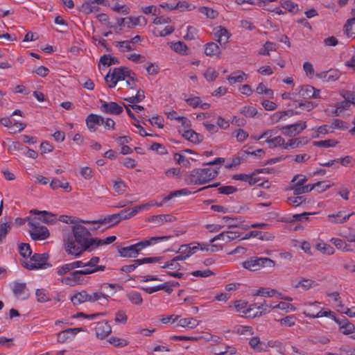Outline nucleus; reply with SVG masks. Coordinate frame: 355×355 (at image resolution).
Masks as SVG:
<instances>
[{
    "label": "nucleus",
    "mask_w": 355,
    "mask_h": 355,
    "mask_svg": "<svg viewBox=\"0 0 355 355\" xmlns=\"http://www.w3.org/2000/svg\"><path fill=\"white\" fill-rule=\"evenodd\" d=\"M83 223H91V220L73 219L70 221L71 233L63 238L64 250L68 254L76 257L85 252L94 250L95 237Z\"/></svg>",
    "instance_id": "f257e3e1"
},
{
    "label": "nucleus",
    "mask_w": 355,
    "mask_h": 355,
    "mask_svg": "<svg viewBox=\"0 0 355 355\" xmlns=\"http://www.w3.org/2000/svg\"><path fill=\"white\" fill-rule=\"evenodd\" d=\"M218 175V169L199 168L189 171L184 180L188 184H205L215 179Z\"/></svg>",
    "instance_id": "f03ea898"
},
{
    "label": "nucleus",
    "mask_w": 355,
    "mask_h": 355,
    "mask_svg": "<svg viewBox=\"0 0 355 355\" xmlns=\"http://www.w3.org/2000/svg\"><path fill=\"white\" fill-rule=\"evenodd\" d=\"M243 267L251 271H256L261 268H274L275 262L270 258L252 257L242 263Z\"/></svg>",
    "instance_id": "7ed1b4c3"
},
{
    "label": "nucleus",
    "mask_w": 355,
    "mask_h": 355,
    "mask_svg": "<svg viewBox=\"0 0 355 355\" xmlns=\"http://www.w3.org/2000/svg\"><path fill=\"white\" fill-rule=\"evenodd\" d=\"M49 254L47 253H35L31 257V261H22V266L28 270H38L51 267V264L47 263Z\"/></svg>",
    "instance_id": "20e7f679"
},
{
    "label": "nucleus",
    "mask_w": 355,
    "mask_h": 355,
    "mask_svg": "<svg viewBox=\"0 0 355 355\" xmlns=\"http://www.w3.org/2000/svg\"><path fill=\"white\" fill-rule=\"evenodd\" d=\"M126 78H129L132 82L135 81V79L130 76V71L127 70L125 67L114 68L112 73L110 74V71L105 77L106 83H110V87H114L119 80H123Z\"/></svg>",
    "instance_id": "39448f33"
},
{
    "label": "nucleus",
    "mask_w": 355,
    "mask_h": 355,
    "mask_svg": "<svg viewBox=\"0 0 355 355\" xmlns=\"http://www.w3.org/2000/svg\"><path fill=\"white\" fill-rule=\"evenodd\" d=\"M28 225L31 228L30 235L33 240H44L49 236V231L46 227L40 225L38 223L33 221H29Z\"/></svg>",
    "instance_id": "423d86ee"
},
{
    "label": "nucleus",
    "mask_w": 355,
    "mask_h": 355,
    "mask_svg": "<svg viewBox=\"0 0 355 355\" xmlns=\"http://www.w3.org/2000/svg\"><path fill=\"white\" fill-rule=\"evenodd\" d=\"M164 257H146L138 259L133 261V263L130 265H125L121 268V270L125 272H130L137 268L139 265L143 263H151L159 262L164 259Z\"/></svg>",
    "instance_id": "0eeeda50"
},
{
    "label": "nucleus",
    "mask_w": 355,
    "mask_h": 355,
    "mask_svg": "<svg viewBox=\"0 0 355 355\" xmlns=\"http://www.w3.org/2000/svg\"><path fill=\"white\" fill-rule=\"evenodd\" d=\"M83 331L84 329L82 327L66 329L57 334V341L59 343H64L72 339L78 332Z\"/></svg>",
    "instance_id": "6e6552de"
},
{
    "label": "nucleus",
    "mask_w": 355,
    "mask_h": 355,
    "mask_svg": "<svg viewBox=\"0 0 355 355\" xmlns=\"http://www.w3.org/2000/svg\"><path fill=\"white\" fill-rule=\"evenodd\" d=\"M100 102L101 103V110L104 113L118 115L123 111V107L115 102L107 103L103 100H101Z\"/></svg>",
    "instance_id": "1a4fd4ad"
},
{
    "label": "nucleus",
    "mask_w": 355,
    "mask_h": 355,
    "mask_svg": "<svg viewBox=\"0 0 355 355\" xmlns=\"http://www.w3.org/2000/svg\"><path fill=\"white\" fill-rule=\"evenodd\" d=\"M241 237V234L236 231H227V232H223L220 233L219 234L215 236L214 238H212L210 240L211 243L214 242L216 240H222L225 241V243L230 242L231 241H233L236 239Z\"/></svg>",
    "instance_id": "9d476101"
},
{
    "label": "nucleus",
    "mask_w": 355,
    "mask_h": 355,
    "mask_svg": "<svg viewBox=\"0 0 355 355\" xmlns=\"http://www.w3.org/2000/svg\"><path fill=\"white\" fill-rule=\"evenodd\" d=\"M95 331L97 338L103 339L111 333L112 328L107 322L103 321L96 323Z\"/></svg>",
    "instance_id": "9b49d317"
},
{
    "label": "nucleus",
    "mask_w": 355,
    "mask_h": 355,
    "mask_svg": "<svg viewBox=\"0 0 355 355\" xmlns=\"http://www.w3.org/2000/svg\"><path fill=\"white\" fill-rule=\"evenodd\" d=\"M141 41V38L139 35H136L132 37L130 40H125L121 42H116V46L120 49L123 52L133 51L135 47L134 44Z\"/></svg>",
    "instance_id": "f8f14e48"
},
{
    "label": "nucleus",
    "mask_w": 355,
    "mask_h": 355,
    "mask_svg": "<svg viewBox=\"0 0 355 355\" xmlns=\"http://www.w3.org/2000/svg\"><path fill=\"white\" fill-rule=\"evenodd\" d=\"M171 236H155V237H151L148 240H143L137 243L133 244L135 245V248L137 250V254L142 250L144 248H146L147 246L150 245L153 242L155 243L157 241H165L168 239H170Z\"/></svg>",
    "instance_id": "ddd939ff"
},
{
    "label": "nucleus",
    "mask_w": 355,
    "mask_h": 355,
    "mask_svg": "<svg viewBox=\"0 0 355 355\" xmlns=\"http://www.w3.org/2000/svg\"><path fill=\"white\" fill-rule=\"evenodd\" d=\"M104 118L94 114H90L86 118V124L89 130L91 131H95L96 130V126L103 124Z\"/></svg>",
    "instance_id": "4468645a"
},
{
    "label": "nucleus",
    "mask_w": 355,
    "mask_h": 355,
    "mask_svg": "<svg viewBox=\"0 0 355 355\" xmlns=\"http://www.w3.org/2000/svg\"><path fill=\"white\" fill-rule=\"evenodd\" d=\"M323 183V182H318L315 184H309L306 185H301V186H297V185H293L291 187V189L293 191V194L295 196H298L302 193H306L311 191L313 189H314L316 187L321 186V184Z\"/></svg>",
    "instance_id": "2eb2a0df"
},
{
    "label": "nucleus",
    "mask_w": 355,
    "mask_h": 355,
    "mask_svg": "<svg viewBox=\"0 0 355 355\" xmlns=\"http://www.w3.org/2000/svg\"><path fill=\"white\" fill-rule=\"evenodd\" d=\"M83 281V277L79 270H76L69 273V275L62 279V282L70 286H74Z\"/></svg>",
    "instance_id": "dca6fc26"
},
{
    "label": "nucleus",
    "mask_w": 355,
    "mask_h": 355,
    "mask_svg": "<svg viewBox=\"0 0 355 355\" xmlns=\"http://www.w3.org/2000/svg\"><path fill=\"white\" fill-rule=\"evenodd\" d=\"M118 223L119 222L116 214L106 216L103 218L98 220H91V224L108 225L109 227L114 226Z\"/></svg>",
    "instance_id": "f3484780"
},
{
    "label": "nucleus",
    "mask_w": 355,
    "mask_h": 355,
    "mask_svg": "<svg viewBox=\"0 0 355 355\" xmlns=\"http://www.w3.org/2000/svg\"><path fill=\"white\" fill-rule=\"evenodd\" d=\"M218 28V29L214 33L215 37L218 38L217 42H219L220 45L225 44L230 38V34L225 28L221 26Z\"/></svg>",
    "instance_id": "a211bd4d"
},
{
    "label": "nucleus",
    "mask_w": 355,
    "mask_h": 355,
    "mask_svg": "<svg viewBox=\"0 0 355 355\" xmlns=\"http://www.w3.org/2000/svg\"><path fill=\"white\" fill-rule=\"evenodd\" d=\"M182 135L185 139L195 144H198L201 142L203 139L202 135L196 132L194 130L191 129L184 130L182 133Z\"/></svg>",
    "instance_id": "6ab92c4d"
},
{
    "label": "nucleus",
    "mask_w": 355,
    "mask_h": 355,
    "mask_svg": "<svg viewBox=\"0 0 355 355\" xmlns=\"http://www.w3.org/2000/svg\"><path fill=\"white\" fill-rule=\"evenodd\" d=\"M353 214L354 213H352L348 215L343 216V211H338L335 214H329L328 216V220L329 222L333 223H343L346 222Z\"/></svg>",
    "instance_id": "aec40b11"
},
{
    "label": "nucleus",
    "mask_w": 355,
    "mask_h": 355,
    "mask_svg": "<svg viewBox=\"0 0 355 355\" xmlns=\"http://www.w3.org/2000/svg\"><path fill=\"white\" fill-rule=\"evenodd\" d=\"M118 252L121 257L135 258L138 254L134 245L128 247L118 248Z\"/></svg>",
    "instance_id": "412c9836"
},
{
    "label": "nucleus",
    "mask_w": 355,
    "mask_h": 355,
    "mask_svg": "<svg viewBox=\"0 0 355 355\" xmlns=\"http://www.w3.org/2000/svg\"><path fill=\"white\" fill-rule=\"evenodd\" d=\"M175 218L171 214L154 215L147 218V221L151 223L172 222Z\"/></svg>",
    "instance_id": "4be33fe9"
},
{
    "label": "nucleus",
    "mask_w": 355,
    "mask_h": 355,
    "mask_svg": "<svg viewBox=\"0 0 355 355\" xmlns=\"http://www.w3.org/2000/svg\"><path fill=\"white\" fill-rule=\"evenodd\" d=\"M343 31L348 37L355 38V17L347 20Z\"/></svg>",
    "instance_id": "5701e85b"
},
{
    "label": "nucleus",
    "mask_w": 355,
    "mask_h": 355,
    "mask_svg": "<svg viewBox=\"0 0 355 355\" xmlns=\"http://www.w3.org/2000/svg\"><path fill=\"white\" fill-rule=\"evenodd\" d=\"M205 53L207 56L212 57L214 55H218L220 53V50L216 43L210 42L205 44Z\"/></svg>",
    "instance_id": "b1692460"
},
{
    "label": "nucleus",
    "mask_w": 355,
    "mask_h": 355,
    "mask_svg": "<svg viewBox=\"0 0 355 355\" xmlns=\"http://www.w3.org/2000/svg\"><path fill=\"white\" fill-rule=\"evenodd\" d=\"M50 187L53 190H55L58 188H62L65 189L67 192H69L71 191V187L70 186L69 182H63L57 178L52 179L51 182H50Z\"/></svg>",
    "instance_id": "393cba45"
},
{
    "label": "nucleus",
    "mask_w": 355,
    "mask_h": 355,
    "mask_svg": "<svg viewBox=\"0 0 355 355\" xmlns=\"http://www.w3.org/2000/svg\"><path fill=\"white\" fill-rule=\"evenodd\" d=\"M309 140L306 137H299L295 139H291L284 146V149H288V147L298 148L300 146L307 144Z\"/></svg>",
    "instance_id": "a878e982"
},
{
    "label": "nucleus",
    "mask_w": 355,
    "mask_h": 355,
    "mask_svg": "<svg viewBox=\"0 0 355 355\" xmlns=\"http://www.w3.org/2000/svg\"><path fill=\"white\" fill-rule=\"evenodd\" d=\"M89 293L86 291H82L79 293L74 294L71 297V302L76 304H82L85 302H89Z\"/></svg>",
    "instance_id": "bb28decb"
},
{
    "label": "nucleus",
    "mask_w": 355,
    "mask_h": 355,
    "mask_svg": "<svg viewBox=\"0 0 355 355\" xmlns=\"http://www.w3.org/2000/svg\"><path fill=\"white\" fill-rule=\"evenodd\" d=\"M249 345L256 352H267V349L263 347L264 343L261 342L257 336L252 337L250 339Z\"/></svg>",
    "instance_id": "cd10ccee"
},
{
    "label": "nucleus",
    "mask_w": 355,
    "mask_h": 355,
    "mask_svg": "<svg viewBox=\"0 0 355 355\" xmlns=\"http://www.w3.org/2000/svg\"><path fill=\"white\" fill-rule=\"evenodd\" d=\"M190 193H191V192L187 189H182L171 191L168 196H166L164 198L162 202H160L159 204H157V206H159V207L162 206L164 202L168 201L175 197H177V196H179L181 195H188Z\"/></svg>",
    "instance_id": "c85d7f7f"
},
{
    "label": "nucleus",
    "mask_w": 355,
    "mask_h": 355,
    "mask_svg": "<svg viewBox=\"0 0 355 355\" xmlns=\"http://www.w3.org/2000/svg\"><path fill=\"white\" fill-rule=\"evenodd\" d=\"M299 94L304 99L311 98L314 95V87L309 85H303L301 87Z\"/></svg>",
    "instance_id": "c756f323"
},
{
    "label": "nucleus",
    "mask_w": 355,
    "mask_h": 355,
    "mask_svg": "<svg viewBox=\"0 0 355 355\" xmlns=\"http://www.w3.org/2000/svg\"><path fill=\"white\" fill-rule=\"evenodd\" d=\"M109 296L102 292H96L92 294H89V302H94L101 299H103V302L101 304H107Z\"/></svg>",
    "instance_id": "7c9ffc66"
},
{
    "label": "nucleus",
    "mask_w": 355,
    "mask_h": 355,
    "mask_svg": "<svg viewBox=\"0 0 355 355\" xmlns=\"http://www.w3.org/2000/svg\"><path fill=\"white\" fill-rule=\"evenodd\" d=\"M81 9L85 14L88 15L93 12L98 11L99 8L97 6L94 5V2H92V0H89L84 2L82 4Z\"/></svg>",
    "instance_id": "2f4dec72"
},
{
    "label": "nucleus",
    "mask_w": 355,
    "mask_h": 355,
    "mask_svg": "<svg viewBox=\"0 0 355 355\" xmlns=\"http://www.w3.org/2000/svg\"><path fill=\"white\" fill-rule=\"evenodd\" d=\"M198 324H199V322L196 319L190 318L180 319L178 321V325L181 326L182 327H187L192 329V328L197 327L198 325Z\"/></svg>",
    "instance_id": "473e14b6"
},
{
    "label": "nucleus",
    "mask_w": 355,
    "mask_h": 355,
    "mask_svg": "<svg viewBox=\"0 0 355 355\" xmlns=\"http://www.w3.org/2000/svg\"><path fill=\"white\" fill-rule=\"evenodd\" d=\"M119 63L118 58L112 57L110 54L103 55L100 58L99 64H102L104 66H110L112 64H116Z\"/></svg>",
    "instance_id": "72a5a7b5"
},
{
    "label": "nucleus",
    "mask_w": 355,
    "mask_h": 355,
    "mask_svg": "<svg viewBox=\"0 0 355 355\" xmlns=\"http://www.w3.org/2000/svg\"><path fill=\"white\" fill-rule=\"evenodd\" d=\"M314 283H315V282L313 280H311L309 279L302 278L301 280H300L297 283H294V282H293L292 286L295 288L302 287L304 290H308L312 287V285Z\"/></svg>",
    "instance_id": "f704fd0d"
},
{
    "label": "nucleus",
    "mask_w": 355,
    "mask_h": 355,
    "mask_svg": "<svg viewBox=\"0 0 355 355\" xmlns=\"http://www.w3.org/2000/svg\"><path fill=\"white\" fill-rule=\"evenodd\" d=\"M303 313L306 317L311 318H320V317L325 316V317H330L331 318L333 319L334 316L335 315L334 313L330 310H327V311L321 310L319 312H318L316 314H310L309 313V311H304L303 312Z\"/></svg>",
    "instance_id": "c9c22d12"
},
{
    "label": "nucleus",
    "mask_w": 355,
    "mask_h": 355,
    "mask_svg": "<svg viewBox=\"0 0 355 355\" xmlns=\"http://www.w3.org/2000/svg\"><path fill=\"white\" fill-rule=\"evenodd\" d=\"M251 237H259L261 240H268V238L266 233L260 231L253 230L247 233L244 236L241 237L239 240L248 239Z\"/></svg>",
    "instance_id": "e433bc0d"
},
{
    "label": "nucleus",
    "mask_w": 355,
    "mask_h": 355,
    "mask_svg": "<svg viewBox=\"0 0 355 355\" xmlns=\"http://www.w3.org/2000/svg\"><path fill=\"white\" fill-rule=\"evenodd\" d=\"M266 141L270 144V148L279 146L284 148V146H286L285 141L281 136L268 138Z\"/></svg>",
    "instance_id": "4c0bfd02"
},
{
    "label": "nucleus",
    "mask_w": 355,
    "mask_h": 355,
    "mask_svg": "<svg viewBox=\"0 0 355 355\" xmlns=\"http://www.w3.org/2000/svg\"><path fill=\"white\" fill-rule=\"evenodd\" d=\"M128 300L134 304L139 305L142 304L143 299L141 295L137 291H131L127 294Z\"/></svg>",
    "instance_id": "58836bf2"
},
{
    "label": "nucleus",
    "mask_w": 355,
    "mask_h": 355,
    "mask_svg": "<svg viewBox=\"0 0 355 355\" xmlns=\"http://www.w3.org/2000/svg\"><path fill=\"white\" fill-rule=\"evenodd\" d=\"M289 125L293 133L294 137L299 135L302 130H304L306 128V121H302Z\"/></svg>",
    "instance_id": "ea45409f"
},
{
    "label": "nucleus",
    "mask_w": 355,
    "mask_h": 355,
    "mask_svg": "<svg viewBox=\"0 0 355 355\" xmlns=\"http://www.w3.org/2000/svg\"><path fill=\"white\" fill-rule=\"evenodd\" d=\"M276 293H278L277 291L275 289H270L269 288H259L254 295H261L264 297H272Z\"/></svg>",
    "instance_id": "a19ab883"
},
{
    "label": "nucleus",
    "mask_w": 355,
    "mask_h": 355,
    "mask_svg": "<svg viewBox=\"0 0 355 355\" xmlns=\"http://www.w3.org/2000/svg\"><path fill=\"white\" fill-rule=\"evenodd\" d=\"M171 48L173 51L182 55L187 54V51L188 49L187 46L183 42L181 41L173 43L171 45Z\"/></svg>",
    "instance_id": "79ce46f5"
},
{
    "label": "nucleus",
    "mask_w": 355,
    "mask_h": 355,
    "mask_svg": "<svg viewBox=\"0 0 355 355\" xmlns=\"http://www.w3.org/2000/svg\"><path fill=\"white\" fill-rule=\"evenodd\" d=\"M275 50L276 44L268 41L264 44L263 47L259 51V55H270V51Z\"/></svg>",
    "instance_id": "37998d69"
},
{
    "label": "nucleus",
    "mask_w": 355,
    "mask_h": 355,
    "mask_svg": "<svg viewBox=\"0 0 355 355\" xmlns=\"http://www.w3.org/2000/svg\"><path fill=\"white\" fill-rule=\"evenodd\" d=\"M12 225L7 222L1 221L0 223V243L3 242L6 234L10 230Z\"/></svg>",
    "instance_id": "c03bdc74"
},
{
    "label": "nucleus",
    "mask_w": 355,
    "mask_h": 355,
    "mask_svg": "<svg viewBox=\"0 0 355 355\" xmlns=\"http://www.w3.org/2000/svg\"><path fill=\"white\" fill-rule=\"evenodd\" d=\"M19 252L23 257H31L32 254L31 245L28 243H21L19 245Z\"/></svg>",
    "instance_id": "a18cd8bd"
},
{
    "label": "nucleus",
    "mask_w": 355,
    "mask_h": 355,
    "mask_svg": "<svg viewBox=\"0 0 355 355\" xmlns=\"http://www.w3.org/2000/svg\"><path fill=\"white\" fill-rule=\"evenodd\" d=\"M116 239V237L115 236H110L107 237L105 239H101L99 238L95 237V242H94V250L97 248L99 246H101L103 245H107L113 243Z\"/></svg>",
    "instance_id": "49530a36"
},
{
    "label": "nucleus",
    "mask_w": 355,
    "mask_h": 355,
    "mask_svg": "<svg viewBox=\"0 0 355 355\" xmlns=\"http://www.w3.org/2000/svg\"><path fill=\"white\" fill-rule=\"evenodd\" d=\"M199 12L205 15L207 18L212 19L216 18L218 15V12L216 10L205 6L200 7L199 8Z\"/></svg>",
    "instance_id": "de8ad7c7"
},
{
    "label": "nucleus",
    "mask_w": 355,
    "mask_h": 355,
    "mask_svg": "<svg viewBox=\"0 0 355 355\" xmlns=\"http://www.w3.org/2000/svg\"><path fill=\"white\" fill-rule=\"evenodd\" d=\"M338 141L334 139H327L324 141H315L313 145L318 147L328 148L335 146Z\"/></svg>",
    "instance_id": "09e8293b"
},
{
    "label": "nucleus",
    "mask_w": 355,
    "mask_h": 355,
    "mask_svg": "<svg viewBox=\"0 0 355 355\" xmlns=\"http://www.w3.org/2000/svg\"><path fill=\"white\" fill-rule=\"evenodd\" d=\"M257 309L261 311H256L255 313H253L252 318L259 317L270 312V309H268V304H267L266 300H263L262 303H259V305L257 306Z\"/></svg>",
    "instance_id": "8fccbe9b"
},
{
    "label": "nucleus",
    "mask_w": 355,
    "mask_h": 355,
    "mask_svg": "<svg viewBox=\"0 0 355 355\" xmlns=\"http://www.w3.org/2000/svg\"><path fill=\"white\" fill-rule=\"evenodd\" d=\"M281 6L289 12H297L298 5L290 0H282L280 1Z\"/></svg>",
    "instance_id": "3c124183"
},
{
    "label": "nucleus",
    "mask_w": 355,
    "mask_h": 355,
    "mask_svg": "<svg viewBox=\"0 0 355 355\" xmlns=\"http://www.w3.org/2000/svg\"><path fill=\"white\" fill-rule=\"evenodd\" d=\"M315 212H304L302 214H297L292 216L290 220H285V222L303 221L308 220V216L315 214Z\"/></svg>",
    "instance_id": "603ef678"
},
{
    "label": "nucleus",
    "mask_w": 355,
    "mask_h": 355,
    "mask_svg": "<svg viewBox=\"0 0 355 355\" xmlns=\"http://www.w3.org/2000/svg\"><path fill=\"white\" fill-rule=\"evenodd\" d=\"M144 98H145L144 91L142 89H139L137 91L136 96L126 98H125V101H126L130 103H136L141 102Z\"/></svg>",
    "instance_id": "864d4df0"
},
{
    "label": "nucleus",
    "mask_w": 355,
    "mask_h": 355,
    "mask_svg": "<svg viewBox=\"0 0 355 355\" xmlns=\"http://www.w3.org/2000/svg\"><path fill=\"white\" fill-rule=\"evenodd\" d=\"M316 249L319 251L322 252L326 254H333L334 253V249L332 246L327 243H318L316 245Z\"/></svg>",
    "instance_id": "5fc2aeb1"
},
{
    "label": "nucleus",
    "mask_w": 355,
    "mask_h": 355,
    "mask_svg": "<svg viewBox=\"0 0 355 355\" xmlns=\"http://www.w3.org/2000/svg\"><path fill=\"white\" fill-rule=\"evenodd\" d=\"M306 198L304 196H293V197H289L288 198V202L290 205L293 206H300L302 204L306 203Z\"/></svg>",
    "instance_id": "6e6d98bb"
},
{
    "label": "nucleus",
    "mask_w": 355,
    "mask_h": 355,
    "mask_svg": "<svg viewBox=\"0 0 355 355\" xmlns=\"http://www.w3.org/2000/svg\"><path fill=\"white\" fill-rule=\"evenodd\" d=\"M41 214H42V216L40 220L45 223L52 224L56 220L55 215L51 213H49L46 211H41Z\"/></svg>",
    "instance_id": "4d7b16f0"
},
{
    "label": "nucleus",
    "mask_w": 355,
    "mask_h": 355,
    "mask_svg": "<svg viewBox=\"0 0 355 355\" xmlns=\"http://www.w3.org/2000/svg\"><path fill=\"white\" fill-rule=\"evenodd\" d=\"M174 159L177 162L178 164H182L185 167H189L190 166V162L189 160L186 158L185 156L180 154V153H175L174 154Z\"/></svg>",
    "instance_id": "13d9d810"
},
{
    "label": "nucleus",
    "mask_w": 355,
    "mask_h": 355,
    "mask_svg": "<svg viewBox=\"0 0 355 355\" xmlns=\"http://www.w3.org/2000/svg\"><path fill=\"white\" fill-rule=\"evenodd\" d=\"M218 193L225 195H230L238 191L234 186H222L218 189Z\"/></svg>",
    "instance_id": "bf43d9fd"
},
{
    "label": "nucleus",
    "mask_w": 355,
    "mask_h": 355,
    "mask_svg": "<svg viewBox=\"0 0 355 355\" xmlns=\"http://www.w3.org/2000/svg\"><path fill=\"white\" fill-rule=\"evenodd\" d=\"M26 288V285L25 283L15 282L12 291L16 296H19L24 292Z\"/></svg>",
    "instance_id": "052dcab7"
},
{
    "label": "nucleus",
    "mask_w": 355,
    "mask_h": 355,
    "mask_svg": "<svg viewBox=\"0 0 355 355\" xmlns=\"http://www.w3.org/2000/svg\"><path fill=\"white\" fill-rule=\"evenodd\" d=\"M162 268H170L171 270H180L182 268V266L177 261H175L173 259L171 260L166 261L163 266H161Z\"/></svg>",
    "instance_id": "680f3d73"
},
{
    "label": "nucleus",
    "mask_w": 355,
    "mask_h": 355,
    "mask_svg": "<svg viewBox=\"0 0 355 355\" xmlns=\"http://www.w3.org/2000/svg\"><path fill=\"white\" fill-rule=\"evenodd\" d=\"M241 113L246 117H253L257 113V110L253 107L245 106L242 110H241Z\"/></svg>",
    "instance_id": "e2e57ef3"
},
{
    "label": "nucleus",
    "mask_w": 355,
    "mask_h": 355,
    "mask_svg": "<svg viewBox=\"0 0 355 355\" xmlns=\"http://www.w3.org/2000/svg\"><path fill=\"white\" fill-rule=\"evenodd\" d=\"M223 220L225 223H228V228L230 229H234L239 227V225L238 223L239 219L237 218H231L229 216H224L223 218Z\"/></svg>",
    "instance_id": "0e129e2a"
},
{
    "label": "nucleus",
    "mask_w": 355,
    "mask_h": 355,
    "mask_svg": "<svg viewBox=\"0 0 355 355\" xmlns=\"http://www.w3.org/2000/svg\"><path fill=\"white\" fill-rule=\"evenodd\" d=\"M204 76L207 81H213L218 78V73L211 68H208L204 73Z\"/></svg>",
    "instance_id": "69168bd1"
},
{
    "label": "nucleus",
    "mask_w": 355,
    "mask_h": 355,
    "mask_svg": "<svg viewBox=\"0 0 355 355\" xmlns=\"http://www.w3.org/2000/svg\"><path fill=\"white\" fill-rule=\"evenodd\" d=\"M332 126L335 128H339L341 130H347L349 127V124L345 121H343L340 119H334L332 122Z\"/></svg>",
    "instance_id": "338daca9"
},
{
    "label": "nucleus",
    "mask_w": 355,
    "mask_h": 355,
    "mask_svg": "<svg viewBox=\"0 0 355 355\" xmlns=\"http://www.w3.org/2000/svg\"><path fill=\"white\" fill-rule=\"evenodd\" d=\"M150 149L152 150H154L157 152V153L160 155H164L167 153V151L166 150V148L164 145L159 144V143H153L150 147Z\"/></svg>",
    "instance_id": "774afa93"
}]
</instances>
